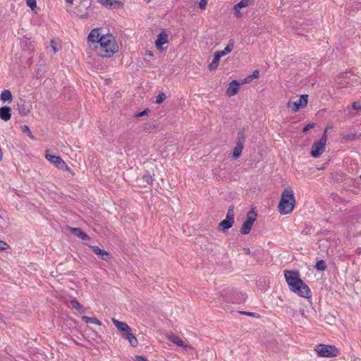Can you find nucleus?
<instances>
[{"label": "nucleus", "mask_w": 361, "mask_h": 361, "mask_svg": "<svg viewBox=\"0 0 361 361\" xmlns=\"http://www.w3.org/2000/svg\"><path fill=\"white\" fill-rule=\"evenodd\" d=\"M123 337L125 338L126 340H128L130 343V344L133 347H135L137 345L138 342L137 338H135V335L132 333L131 328L128 331L125 332L123 334H122Z\"/></svg>", "instance_id": "a211bd4d"}, {"label": "nucleus", "mask_w": 361, "mask_h": 361, "mask_svg": "<svg viewBox=\"0 0 361 361\" xmlns=\"http://www.w3.org/2000/svg\"><path fill=\"white\" fill-rule=\"evenodd\" d=\"M308 95L307 94H302L300 95V99L296 102H290L289 101L287 104V106L289 109H291L293 112H297L300 108H302L307 105V103Z\"/></svg>", "instance_id": "1a4fd4ad"}, {"label": "nucleus", "mask_w": 361, "mask_h": 361, "mask_svg": "<svg viewBox=\"0 0 361 361\" xmlns=\"http://www.w3.org/2000/svg\"><path fill=\"white\" fill-rule=\"evenodd\" d=\"M146 3L149 4L151 2V0H144Z\"/></svg>", "instance_id": "4d7b16f0"}, {"label": "nucleus", "mask_w": 361, "mask_h": 361, "mask_svg": "<svg viewBox=\"0 0 361 361\" xmlns=\"http://www.w3.org/2000/svg\"><path fill=\"white\" fill-rule=\"evenodd\" d=\"M82 320L87 324H94L97 325H101V322L97 319L96 317H91L88 316H82Z\"/></svg>", "instance_id": "cd10ccee"}, {"label": "nucleus", "mask_w": 361, "mask_h": 361, "mask_svg": "<svg viewBox=\"0 0 361 361\" xmlns=\"http://www.w3.org/2000/svg\"><path fill=\"white\" fill-rule=\"evenodd\" d=\"M71 231L72 233L81 238L84 241L89 240L90 239V237L85 232H83L80 228H71Z\"/></svg>", "instance_id": "5701e85b"}, {"label": "nucleus", "mask_w": 361, "mask_h": 361, "mask_svg": "<svg viewBox=\"0 0 361 361\" xmlns=\"http://www.w3.org/2000/svg\"><path fill=\"white\" fill-rule=\"evenodd\" d=\"M145 56H153V53L152 51L147 50L145 52Z\"/></svg>", "instance_id": "8fccbe9b"}, {"label": "nucleus", "mask_w": 361, "mask_h": 361, "mask_svg": "<svg viewBox=\"0 0 361 361\" xmlns=\"http://www.w3.org/2000/svg\"><path fill=\"white\" fill-rule=\"evenodd\" d=\"M142 179L143 180H152V177L149 171H145L142 175Z\"/></svg>", "instance_id": "58836bf2"}, {"label": "nucleus", "mask_w": 361, "mask_h": 361, "mask_svg": "<svg viewBox=\"0 0 361 361\" xmlns=\"http://www.w3.org/2000/svg\"><path fill=\"white\" fill-rule=\"evenodd\" d=\"M240 313L248 316H254L255 314V313L250 312H240Z\"/></svg>", "instance_id": "de8ad7c7"}, {"label": "nucleus", "mask_w": 361, "mask_h": 361, "mask_svg": "<svg viewBox=\"0 0 361 361\" xmlns=\"http://www.w3.org/2000/svg\"><path fill=\"white\" fill-rule=\"evenodd\" d=\"M166 96L165 93H164L162 92H159L156 98L155 103L157 104H160L166 99Z\"/></svg>", "instance_id": "72a5a7b5"}, {"label": "nucleus", "mask_w": 361, "mask_h": 361, "mask_svg": "<svg viewBox=\"0 0 361 361\" xmlns=\"http://www.w3.org/2000/svg\"><path fill=\"white\" fill-rule=\"evenodd\" d=\"M94 48L98 56L102 57H111L118 51V46L115 37L111 34L102 35L99 42H96Z\"/></svg>", "instance_id": "7ed1b4c3"}, {"label": "nucleus", "mask_w": 361, "mask_h": 361, "mask_svg": "<svg viewBox=\"0 0 361 361\" xmlns=\"http://www.w3.org/2000/svg\"><path fill=\"white\" fill-rule=\"evenodd\" d=\"M71 305L73 308L76 310L80 314L85 312V307L76 299L71 300Z\"/></svg>", "instance_id": "393cba45"}, {"label": "nucleus", "mask_w": 361, "mask_h": 361, "mask_svg": "<svg viewBox=\"0 0 361 361\" xmlns=\"http://www.w3.org/2000/svg\"><path fill=\"white\" fill-rule=\"evenodd\" d=\"M225 300H227V301H229V302L238 303V302H241V301L244 300V296H243V295H242V298H241L239 300H234V299H233V298H231V299H225Z\"/></svg>", "instance_id": "a18cd8bd"}, {"label": "nucleus", "mask_w": 361, "mask_h": 361, "mask_svg": "<svg viewBox=\"0 0 361 361\" xmlns=\"http://www.w3.org/2000/svg\"><path fill=\"white\" fill-rule=\"evenodd\" d=\"M207 4V0H200L199 2V8L200 9H204Z\"/></svg>", "instance_id": "a19ab883"}, {"label": "nucleus", "mask_w": 361, "mask_h": 361, "mask_svg": "<svg viewBox=\"0 0 361 361\" xmlns=\"http://www.w3.org/2000/svg\"><path fill=\"white\" fill-rule=\"evenodd\" d=\"M135 361H148L147 357L143 355H135Z\"/></svg>", "instance_id": "79ce46f5"}, {"label": "nucleus", "mask_w": 361, "mask_h": 361, "mask_svg": "<svg viewBox=\"0 0 361 361\" xmlns=\"http://www.w3.org/2000/svg\"><path fill=\"white\" fill-rule=\"evenodd\" d=\"M101 35L99 32V29L94 28L93 29L89 34L87 37L88 44L90 49H93L94 48L96 42H99L101 39Z\"/></svg>", "instance_id": "f8f14e48"}, {"label": "nucleus", "mask_w": 361, "mask_h": 361, "mask_svg": "<svg viewBox=\"0 0 361 361\" xmlns=\"http://www.w3.org/2000/svg\"><path fill=\"white\" fill-rule=\"evenodd\" d=\"M284 276L290 290L305 298H310L312 292L308 286L300 279L298 270H285Z\"/></svg>", "instance_id": "f03ea898"}, {"label": "nucleus", "mask_w": 361, "mask_h": 361, "mask_svg": "<svg viewBox=\"0 0 361 361\" xmlns=\"http://www.w3.org/2000/svg\"><path fill=\"white\" fill-rule=\"evenodd\" d=\"M251 3L252 0H241L240 2L235 5L234 8L236 10L241 9L250 5Z\"/></svg>", "instance_id": "7c9ffc66"}, {"label": "nucleus", "mask_w": 361, "mask_h": 361, "mask_svg": "<svg viewBox=\"0 0 361 361\" xmlns=\"http://www.w3.org/2000/svg\"><path fill=\"white\" fill-rule=\"evenodd\" d=\"M17 106L18 112L21 116H27L30 111L27 103L23 100H21L20 102H18L17 104Z\"/></svg>", "instance_id": "412c9836"}, {"label": "nucleus", "mask_w": 361, "mask_h": 361, "mask_svg": "<svg viewBox=\"0 0 361 361\" xmlns=\"http://www.w3.org/2000/svg\"><path fill=\"white\" fill-rule=\"evenodd\" d=\"M6 247H8L6 243L0 240V251L6 250Z\"/></svg>", "instance_id": "37998d69"}, {"label": "nucleus", "mask_w": 361, "mask_h": 361, "mask_svg": "<svg viewBox=\"0 0 361 361\" xmlns=\"http://www.w3.org/2000/svg\"><path fill=\"white\" fill-rule=\"evenodd\" d=\"M100 4L109 8H118L123 4L121 1L116 0H102Z\"/></svg>", "instance_id": "4be33fe9"}, {"label": "nucleus", "mask_w": 361, "mask_h": 361, "mask_svg": "<svg viewBox=\"0 0 361 361\" xmlns=\"http://www.w3.org/2000/svg\"><path fill=\"white\" fill-rule=\"evenodd\" d=\"M327 140V134L326 129H325L322 136L321 138L317 141H315L312 147V150L310 152L311 156L313 158L319 157L324 152Z\"/></svg>", "instance_id": "423d86ee"}, {"label": "nucleus", "mask_w": 361, "mask_h": 361, "mask_svg": "<svg viewBox=\"0 0 361 361\" xmlns=\"http://www.w3.org/2000/svg\"><path fill=\"white\" fill-rule=\"evenodd\" d=\"M245 140V130H244V129H242L238 132L236 145H243Z\"/></svg>", "instance_id": "c85d7f7f"}, {"label": "nucleus", "mask_w": 361, "mask_h": 361, "mask_svg": "<svg viewBox=\"0 0 361 361\" xmlns=\"http://www.w3.org/2000/svg\"><path fill=\"white\" fill-rule=\"evenodd\" d=\"M243 250H244L245 254H247V255H250V250L249 247H244Z\"/></svg>", "instance_id": "3c124183"}, {"label": "nucleus", "mask_w": 361, "mask_h": 361, "mask_svg": "<svg viewBox=\"0 0 361 361\" xmlns=\"http://www.w3.org/2000/svg\"><path fill=\"white\" fill-rule=\"evenodd\" d=\"M314 126V123H308L307 125L305 126L302 128V132L303 133H306L311 128H313Z\"/></svg>", "instance_id": "ea45409f"}, {"label": "nucleus", "mask_w": 361, "mask_h": 361, "mask_svg": "<svg viewBox=\"0 0 361 361\" xmlns=\"http://www.w3.org/2000/svg\"><path fill=\"white\" fill-rule=\"evenodd\" d=\"M220 59L221 58L216 56L215 53L214 54L213 59L208 66L209 71H212L216 69L219 66Z\"/></svg>", "instance_id": "bb28decb"}, {"label": "nucleus", "mask_w": 361, "mask_h": 361, "mask_svg": "<svg viewBox=\"0 0 361 361\" xmlns=\"http://www.w3.org/2000/svg\"><path fill=\"white\" fill-rule=\"evenodd\" d=\"M68 4H73L74 0H65Z\"/></svg>", "instance_id": "864d4df0"}, {"label": "nucleus", "mask_w": 361, "mask_h": 361, "mask_svg": "<svg viewBox=\"0 0 361 361\" xmlns=\"http://www.w3.org/2000/svg\"><path fill=\"white\" fill-rule=\"evenodd\" d=\"M358 138V136L356 133H349L346 135H343L341 137V142L346 143L348 142H352L356 140Z\"/></svg>", "instance_id": "b1692460"}, {"label": "nucleus", "mask_w": 361, "mask_h": 361, "mask_svg": "<svg viewBox=\"0 0 361 361\" xmlns=\"http://www.w3.org/2000/svg\"><path fill=\"white\" fill-rule=\"evenodd\" d=\"M233 47H234V42L232 39H231V40H229L228 44L224 48V49L221 50V51H217L215 52V54H216V56H218L221 58V57L229 54L230 52H231V51L233 49Z\"/></svg>", "instance_id": "aec40b11"}, {"label": "nucleus", "mask_w": 361, "mask_h": 361, "mask_svg": "<svg viewBox=\"0 0 361 361\" xmlns=\"http://www.w3.org/2000/svg\"><path fill=\"white\" fill-rule=\"evenodd\" d=\"M328 201L333 215L336 216L335 221L338 224L350 223L357 215V209L348 206V201L343 200L337 193H331Z\"/></svg>", "instance_id": "f257e3e1"}, {"label": "nucleus", "mask_w": 361, "mask_h": 361, "mask_svg": "<svg viewBox=\"0 0 361 361\" xmlns=\"http://www.w3.org/2000/svg\"><path fill=\"white\" fill-rule=\"evenodd\" d=\"M342 194H360L361 193V183L359 182H352V184L345 186L341 192Z\"/></svg>", "instance_id": "9b49d317"}, {"label": "nucleus", "mask_w": 361, "mask_h": 361, "mask_svg": "<svg viewBox=\"0 0 361 361\" xmlns=\"http://www.w3.org/2000/svg\"><path fill=\"white\" fill-rule=\"evenodd\" d=\"M234 206L231 205L227 211L226 219L219 224L218 229L223 232L227 231L234 224Z\"/></svg>", "instance_id": "0eeeda50"}, {"label": "nucleus", "mask_w": 361, "mask_h": 361, "mask_svg": "<svg viewBox=\"0 0 361 361\" xmlns=\"http://www.w3.org/2000/svg\"><path fill=\"white\" fill-rule=\"evenodd\" d=\"M315 351L319 357H333L339 355V350L334 345L319 344L316 346Z\"/></svg>", "instance_id": "39448f33"}, {"label": "nucleus", "mask_w": 361, "mask_h": 361, "mask_svg": "<svg viewBox=\"0 0 361 361\" xmlns=\"http://www.w3.org/2000/svg\"><path fill=\"white\" fill-rule=\"evenodd\" d=\"M21 128H22V131H23V133H27V135H28L31 139H32V140H33V139H35V136L33 135L32 133L31 132V130H30V128H29L27 126H26V125L23 126L21 127Z\"/></svg>", "instance_id": "f704fd0d"}, {"label": "nucleus", "mask_w": 361, "mask_h": 361, "mask_svg": "<svg viewBox=\"0 0 361 361\" xmlns=\"http://www.w3.org/2000/svg\"><path fill=\"white\" fill-rule=\"evenodd\" d=\"M91 248L94 254L99 255L101 257V259L104 261H108L111 257V255L109 252L101 249L98 246H92Z\"/></svg>", "instance_id": "2eb2a0df"}, {"label": "nucleus", "mask_w": 361, "mask_h": 361, "mask_svg": "<svg viewBox=\"0 0 361 361\" xmlns=\"http://www.w3.org/2000/svg\"><path fill=\"white\" fill-rule=\"evenodd\" d=\"M315 269L318 271H324L326 269V265L323 259H320L316 262Z\"/></svg>", "instance_id": "2f4dec72"}, {"label": "nucleus", "mask_w": 361, "mask_h": 361, "mask_svg": "<svg viewBox=\"0 0 361 361\" xmlns=\"http://www.w3.org/2000/svg\"><path fill=\"white\" fill-rule=\"evenodd\" d=\"M257 216V214L254 210H250L247 213L245 221L240 228V233L243 235H247L250 233L251 228L256 221Z\"/></svg>", "instance_id": "6e6552de"}, {"label": "nucleus", "mask_w": 361, "mask_h": 361, "mask_svg": "<svg viewBox=\"0 0 361 361\" xmlns=\"http://www.w3.org/2000/svg\"><path fill=\"white\" fill-rule=\"evenodd\" d=\"M243 149V145H235L232 153V157L235 159L240 157Z\"/></svg>", "instance_id": "c756f323"}, {"label": "nucleus", "mask_w": 361, "mask_h": 361, "mask_svg": "<svg viewBox=\"0 0 361 361\" xmlns=\"http://www.w3.org/2000/svg\"><path fill=\"white\" fill-rule=\"evenodd\" d=\"M152 183H153L152 181L148 182V183H149L150 185H152Z\"/></svg>", "instance_id": "13d9d810"}, {"label": "nucleus", "mask_w": 361, "mask_h": 361, "mask_svg": "<svg viewBox=\"0 0 361 361\" xmlns=\"http://www.w3.org/2000/svg\"><path fill=\"white\" fill-rule=\"evenodd\" d=\"M13 190L15 191L16 194L18 196H21L24 193H27V188L18 190L17 188H14Z\"/></svg>", "instance_id": "4c0bfd02"}, {"label": "nucleus", "mask_w": 361, "mask_h": 361, "mask_svg": "<svg viewBox=\"0 0 361 361\" xmlns=\"http://www.w3.org/2000/svg\"><path fill=\"white\" fill-rule=\"evenodd\" d=\"M169 340L177 345L178 346L183 347L185 349L186 348H191V347L188 345H185L183 340L177 335L176 334H171L169 336Z\"/></svg>", "instance_id": "6ab92c4d"}, {"label": "nucleus", "mask_w": 361, "mask_h": 361, "mask_svg": "<svg viewBox=\"0 0 361 361\" xmlns=\"http://www.w3.org/2000/svg\"><path fill=\"white\" fill-rule=\"evenodd\" d=\"M240 82L237 80H232L226 90V95L228 97H232L236 94L240 88Z\"/></svg>", "instance_id": "4468645a"}, {"label": "nucleus", "mask_w": 361, "mask_h": 361, "mask_svg": "<svg viewBox=\"0 0 361 361\" xmlns=\"http://www.w3.org/2000/svg\"><path fill=\"white\" fill-rule=\"evenodd\" d=\"M300 312H301V314L303 316V315H304V314H305V313H304V310H300Z\"/></svg>", "instance_id": "6e6d98bb"}, {"label": "nucleus", "mask_w": 361, "mask_h": 361, "mask_svg": "<svg viewBox=\"0 0 361 361\" xmlns=\"http://www.w3.org/2000/svg\"><path fill=\"white\" fill-rule=\"evenodd\" d=\"M26 4L28 7H30L32 11H35V8H37V1L36 0H25Z\"/></svg>", "instance_id": "c9c22d12"}, {"label": "nucleus", "mask_w": 361, "mask_h": 361, "mask_svg": "<svg viewBox=\"0 0 361 361\" xmlns=\"http://www.w3.org/2000/svg\"><path fill=\"white\" fill-rule=\"evenodd\" d=\"M259 77V71L258 70H255L252 72V74L247 76L245 79V82H248L255 78H258Z\"/></svg>", "instance_id": "473e14b6"}, {"label": "nucleus", "mask_w": 361, "mask_h": 361, "mask_svg": "<svg viewBox=\"0 0 361 361\" xmlns=\"http://www.w3.org/2000/svg\"><path fill=\"white\" fill-rule=\"evenodd\" d=\"M352 108L354 109V110H361V105L357 103V102H353V104H352Z\"/></svg>", "instance_id": "c03bdc74"}, {"label": "nucleus", "mask_w": 361, "mask_h": 361, "mask_svg": "<svg viewBox=\"0 0 361 361\" xmlns=\"http://www.w3.org/2000/svg\"><path fill=\"white\" fill-rule=\"evenodd\" d=\"M30 47H29L28 49H29V50H30L31 52H32V51H34V47H33V45L32 44V42H30Z\"/></svg>", "instance_id": "603ef678"}, {"label": "nucleus", "mask_w": 361, "mask_h": 361, "mask_svg": "<svg viewBox=\"0 0 361 361\" xmlns=\"http://www.w3.org/2000/svg\"><path fill=\"white\" fill-rule=\"evenodd\" d=\"M234 11H235V14L236 17L239 18V17H240L242 16V14H241V13L240 11V9L236 10V9L234 8Z\"/></svg>", "instance_id": "09e8293b"}, {"label": "nucleus", "mask_w": 361, "mask_h": 361, "mask_svg": "<svg viewBox=\"0 0 361 361\" xmlns=\"http://www.w3.org/2000/svg\"><path fill=\"white\" fill-rule=\"evenodd\" d=\"M111 321L115 326L123 334L125 332L130 330V327L125 322L118 321L115 318H112Z\"/></svg>", "instance_id": "f3484780"}, {"label": "nucleus", "mask_w": 361, "mask_h": 361, "mask_svg": "<svg viewBox=\"0 0 361 361\" xmlns=\"http://www.w3.org/2000/svg\"><path fill=\"white\" fill-rule=\"evenodd\" d=\"M168 42V34L166 30H164L157 35V39L155 41L156 47L158 50L161 51L163 49V45Z\"/></svg>", "instance_id": "ddd939ff"}, {"label": "nucleus", "mask_w": 361, "mask_h": 361, "mask_svg": "<svg viewBox=\"0 0 361 361\" xmlns=\"http://www.w3.org/2000/svg\"><path fill=\"white\" fill-rule=\"evenodd\" d=\"M149 111H149V109L147 108V109H145L143 111H140V112H139V113L136 114L135 115V116L136 118L142 117V116H144L147 115V114H148V113H149Z\"/></svg>", "instance_id": "e433bc0d"}, {"label": "nucleus", "mask_w": 361, "mask_h": 361, "mask_svg": "<svg viewBox=\"0 0 361 361\" xmlns=\"http://www.w3.org/2000/svg\"><path fill=\"white\" fill-rule=\"evenodd\" d=\"M11 109L8 106H3L0 108V118L4 121H7L11 119Z\"/></svg>", "instance_id": "dca6fc26"}, {"label": "nucleus", "mask_w": 361, "mask_h": 361, "mask_svg": "<svg viewBox=\"0 0 361 361\" xmlns=\"http://www.w3.org/2000/svg\"><path fill=\"white\" fill-rule=\"evenodd\" d=\"M295 204L293 190L290 187H286L281 193L278 208L281 214L286 215L291 213Z\"/></svg>", "instance_id": "20e7f679"}, {"label": "nucleus", "mask_w": 361, "mask_h": 361, "mask_svg": "<svg viewBox=\"0 0 361 361\" xmlns=\"http://www.w3.org/2000/svg\"><path fill=\"white\" fill-rule=\"evenodd\" d=\"M45 157L49 161L54 164L57 168L61 169H64L67 171H70L69 167L61 157L47 153Z\"/></svg>", "instance_id": "9d476101"}, {"label": "nucleus", "mask_w": 361, "mask_h": 361, "mask_svg": "<svg viewBox=\"0 0 361 361\" xmlns=\"http://www.w3.org/2000/svg\"><path fill=\"white\" fill-rule=\"evenodd\" d=\"M1 158H2V152H1V149L0 148V161L1 160Z\"/></svg>", "instance_id": "5fc2aeb1"}, {"label": "nucleus", "mask_w": 361, "mask_h": 361, "mask_svg": "<svg viewBox=\"0 0 361 361\" xmlns=\"http://www.w3.org/2000/svg\"><path fill=\"white\" fill-rule=\"evenodd\" d=\"M51 46L54 50V52L56 53L57 51L56 44L54 42V40L51 41Z\"/></svg>", "instance_id": "49530a36"}, {"label": "nucleus", "mask_w": 361, "mask_h": 361, "mask_svg": "<svg viewBox=\"0 0 361 361\" xmlns=\"http://www.w3.org/2000/svg\"><path fill=\"white\" fill-rule=\"evenodd\" d=\"M0 99L2 102H11L12 101V94L10 90H4L1 92L0 95Z\"/></svg>", "instance_id": "a878e982"}]
</instances>
